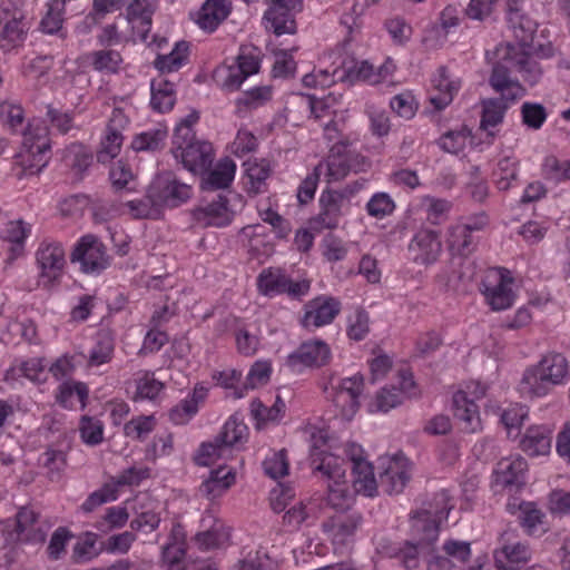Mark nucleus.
<instances>
[{
	"mask_svg": "<svg viewBox=\"0 0 570 570\" xmlns=\"http://www.w3.org/2000/svg\"><path fill=\"white\" fill-rule=\"evenodd\" d=\"M501 553L511 566H520L530 560L531 551L529 546L518 540V533L514 529H507L501 534Z\"/></svg>",
	"mask_w": 570,
	"mask_h": 570,
	"instance_id": "nucleus-25",
	"label": "nucleus"
},
{
	"mask_svg": "<svg viewBox=\"0 0 570 570\" xmlns=\"http://www.w3.org/2000/svg\"><path fill=\"white\" fill-rule=\"evenodd\" d=\"M454 415L464 421L471 431L479 426V411L474 400H469L466 392L459 391L453 395Z\"/></svg>",
	"mask_w": 570,
	"mask_h": 570,
	"instance_id": "nucleus-39",
	"label": "nucleus"
},
{
	"mask_svg": "<svg viewBox=\"0 0 570 570\" xmlns=\"http://www.w3.org/2000/svg\"><path fill=\"white\" fill-rule=\"evenodd\" d=\"M330 346L321 341H307L289 354L286 364L295 372H301L304 367H321L326 365L331 360Z\"/></svg>",
	"mask_w": 570,
	"mask_h": 570,
	"instance_id": "nucleus-13",
	"label": "nucleus"
},
{
	"mask_svg": "<svg viewBox=\"0 0 570 570\" xmlns=\"http://www.w3.org/2000/svg\"><path fill=\"white\" fill-rule=\"evenodd\" d=\"M352 469L355 491L366 497H374L379 488V481L374 476L372 464L363 458L353 456Z\"/></svg>",
	"mask_w": 570,
	"mask_h": 570,
	"instance_id": "nucleus-26",
	"label": "nucleus"
},
{
	"mask_svg": "<svg viewBox=\"0 0 570 570\" xmlns=\"http://www.w3.org/2000/svg\"><path fill=\"white\" fill-rule=\"evenodd\" d=\"M553 385L562 382L568 372V362L566 356L559 353L546 355L537 365Z\"/></svg>",
	"mask_w": 570,
	"mask_h": 570,
	"instance_id": "nucleus-44",
	"label": "nucleus"
},
{
	"mask_svg": "<svg viewBox=\"0 0 570 570\" xmlns=\"http://www.w3.org/2000/svg\"><path fill=\"white\" fill-rule=\"evenodd\" d=\"M410 247H416L421 250L420 259L422 263L431 264L435 262L440 255L442 244L438 232L421 230L415 235Z\"/></svg>",
	"mask_w": 570,
	"mask_h": 570,
	"instance_id": "nucleus-31",
	"label": "nucleus"
},
{
	"mask_svg": "<svg viewBox=\"0 0 570 570\" xmlns=\"http://www.w3.org/2000/svg\"><path fill=\"white\" fill-rule=\"evenodd\" d=\"M65 158L77 179L81 180L83 173L91 166L94 157L83 145L72 144L68 147Z\"/></svg>",
	"mask_w": 570,
	"mask_h": 570,
	"instance_id": "nucleus-46",
	"label": "nucleus"
},
{
	"mask_svg": "<svg viewBox=\"0 0 570 570\" xmlns=\"http://www.w3.org/2000/svg\"><path fill=\"white\" fill-rule=\"evenodd\" d=\"M248 178V193L257 195L266 191V179L271 175V164L266 159H248L244 163Z\"/></svg>",
	"mask_w": 570,
	"mask_h": 570,
	"instance_id": "nucleus-33",
	"label": "nucleus"
},
{
	"mask_svg": "<svg viewBox=\"0 0 570 570\" xmlns=\"http://www.w3.org/2000/svg\"><path fill=\"white\" fill-rule=\"evenodd\" d=\"M448 245L452 253L465 257L475 250L478 238L462 225H455L449 229Z\"/></svg>",
	"mask_w": 570,
	"mask_h": 570,
	"instance_id": "nucleus-36",
	"label": "nucleus"
},
{
	"mask_svg": "<svg viewBox=\"0 0 570 570\" xmlns=\"http://www.w3.org/2000/svg\"><path fill=\"white\" fill-rule=\"evenodd\" d=\"M363 389V376L357 374L340 382L334 395V403L342 409V415L351 419L360 406L358 397Z\"/></svg>",
	"mask_w": 570,
	"mask_h": 570,
	"instance_id": "nucleus-22",
	"label": "nucleus"
},
{
	"mask_svg": "<svg viewBox=\"0 0 570 570\" xmlns=\"http://www.w3.org/2000/svg\"><path fill=\"white\" fill-rule=\"evenodd\" d=\"M303 10V0H269V7L264 14L266 28L276 36L296 32L295 13Z\"/></svg>",
	"mask_w": 570,
	"mask_h": 570,
	"instance_id": "nucleus-11",
	"label": "nucleus"
},
{
	"mask_svg": "<svg viewBox=\"0 0 570 570\" xmlns=\"http://www.w3.org/2000/svg\"><path fill=\"white\" fill-rule=\"evenodd\" d=\"M189 46L186 41H180L175 45V48L164 56H158L155 60V67L160 72H171L178 70L184 61L187 59Z\"/></svg>",
	"mask_w": 570,
	"mask_h": 570,
	"instance_id": "nucleus-47",
	"label": "nucleus"
},
{
	"mask_svg": "<svg viewBox=\"0 0 570 570\" xmlns=\"http://www.w3.org/2000/svg\"><path fill=\"white\" fill-rule=\"evenodd\" d=\"M46 128L29 126L23 132L24 153L18 155L16 177L21 180L28 176L38 175L48 164L46 153L50 149L49 141L45 138Z\"/></svg>",
	"mask_w": 570,
	"mask_h": 570,
	"instance_id": "nucleus-3",
	"label": "nucleus"
},
{
	"mask_svg": "<svg viewBox=\"0 0 570 570\" xmlns=\"http://www.w3.org/2000/svg\"><path fill=\"white\" fill-rule=\"evenodd\" d=\"M129 519V513L126 508L111 507L107 509V512L102 520L98 521L95 527L102 533H108L112 529L124 527Z\"/></svg>",
	"mask_w": 570,
	"mask_h": 570,
	"instance_id": "nucleus-57",
	"label": "nucleus"
},
{
	"mask_svg": "<svg viewBox=\"0 0 570 570\" xmlns=\"http://www.w3.org/2000/svg\"><path fill=\"white\" fill-rule=\"evenodd\" d=\"M247 425L242 420H239L237 415H233L225 423L218 435L219 441L225 442V444L229 448L243 442L247 438Z\"/></svg>",
	"mask_w": 570,
	"mask_h": 570,
	"instance_id": "nucleus-52",
	"label": "nucleus"
},
{
	"mask_svg": "<svg viewBox=\"0 0 570 570\" xmlns=\"http://www.w3.org/2000/svg\"><path fill=\"white\" fill-rule=\"evenodd\" d=\"M446 490H441L434 495L432 502L425 504L412 517V532L421 535L422 540L431 543L439 537L440 523L448 518L452 505Z\"/></svg>",
	"mask_w": 570,
	"mask_h": 570,
	"instance_id": "nucleus-4",
	"label": "nucleus"
},
{
	"mask_svg": "<svg viewBox=\"0 0 570 570\" xmlns=\"http://www.w3.org/2000/svg\"><path fill=\"white\" fill-rule=\"evenodd\" d=\"M156 0H132L127 8L129 21H139L137 26L141 31L142 39L147 38L151 27V17L156 10Z\"/></svg>",
	"mask_w": 570,
	"mask_h": 570,
	"instance_id": "nucleus-34",
	"label": "nucleus"
},
{
	"mask_svg": "<svg viewBox=\"0 0 570 570\" xmlns=\"http://www.w3.org/2000/svg\"><path fill=\"white\" fill-rule=\"evenodd\" d=\"M414 535L417 537V542L414 544L412 542H405L404 547L400 549L399 558L401 559L403 566L406 569H415L419 566V554L420 553H430L432 551L431 546L434 542L428 543L422 540L421 535L413 532Z\"/></svg>",
	"mask_w": 570,
	"mask_h": 570,
	"instance_id": "nucleus-51",
	"label": "nucleus"
},
{
	"mask_svg": "<svg viewBox=\"0 0 570 570\" xmlns=\"http://www.w3.org/2000/svg\"><path fill=\"white\" fill-rule=\"evenodd\" d=\"M190 186L180 183L171 171L158 174L147 188V198L159 210L163 207H177L190 197Z\"/></svg>",
	"mask_w": 570,
	"mask_h": 570,
	"instance_id": "nucleus-6",
	"label": "nucleus"
},
{
	"mask_svg": "<svg viewBox=\"0 0 570 570\" xmlns=\"http://www.w3.org/2000/svg\"><path fill=\"white\" fill-rule=\"evenodd\" d=\"M127 125L128 118L125 112L119 108L114 109L107 125L106 135L101 140V147L97 153L99 163H107L120 153L124 139L121 130Z\"/></svg>",
	"mask_w": 570,
	"mask_h": 570,
	"instance_id": "nucleus-17",
	"label": "nucleus"
},
{
	"mask_svg": "<svg viewBox=\"0 0 570 570\" xmlns=\"http://www.w3.org/2000/svg\"><path fill=\"white\" fill-rule=\"evenodd\" d=\"M272 367L268 362H255L247 374L244 383V390H254L257 386L265 385L271 376Z\"/></svg>",
	"mask_w": 570,
	"mask_h": 570,
	"instance_id": "nucleus-63",
	"label": "nucleus"
},
{
	"mask_svg": "<svg viewBox=\"0 0 570 570\" xmlns=\"http://www.w3.org/2000/svg\"><path fill=\"white\" fill-rule=\"evenodd\" d=\"M365 158L348 149L345 141L334 144L325 161L328 181H338L350 171L357 173L362 169Z\"/></svg>",
	"mask_w": 570,
	"mask_h": 570,
	"instance_id": "nucleus-10",
	"label": "nucleus"
},
{
	"mask_svg": "<svg viewBox=\"0 0 570 570\" xmlns=\"http://www.w3.org/2000/svg\"><path fill=\"white\" fill-rule=\"evenodd\" d=\"M520 114L522 124L532 130H539L548 117L547 109L543 105L530 101H525L521 105Z\"/></svg>",
	"mask_w": 570,
	"mask_h": 570,
	"instance_id": "nucleus-53",
	"label": "nucleus"
},
{
	"mask_svg": "<svg viewBox=\"0 0 570 570\" xmlns=\"http://www.w3.org/2000/svg\"><path fill=\"white\" fill-rule=\"evenodd\" d=\"M235 482V473L225 466L212 470L209 476L200 484L199 493L213 500L220 497Z\"/></svg>",
	"mask_w": 570,
	"mask_h": 570,
	"instance_id": "nucleus-27",
	"label": "nucleus"
},
{
	"mask_svg": "<svg viewBox=\"0 0 570 570\" xmlns=\"http://www.w3.org/2000/svg\"><path fill=\"white\" fill-rule=\"evenodd\" d=\"M520 522L529 534L537 531L538 525L542 524L543 513L533 502H521L519 504Z\"/></svg>",
	"mask_w": 570,
	"mask_h": 570,
	"instance_id": "nucleus-59",
	"label": "nucleus"
},
{
	"mask_svg": "<svg viewBox=\"0 0 570 570\" xmlns=\"http://www.w3.org/2000/svg\"><path fill=\"white\" fill-rule=\"evenodd\" d=\"M313 451L312 464L315 473H321L322 478L326 481L327 488V504L336 511L345 510L351 507V494L345 481V461L332 453H317L316 450L320 443H325L326 438L320 431L317 434H312Z\"/></svg>",
	"mask_w": 570,
	"mask_h": 570,
	"instance_id": "nucleus-1",
	"label": "nucleus"
},
{
	"mask_svg": "<svg viewBox=\"0 0 570 570\" xmlns=\"http://www.w3.org/2000/svg\"><path fill=\"white\" fill-rule=\"evenodd\" d=\"M497 187L500 190H508L513 180L518 179V167L517 163L510 157H504L499 160L497 169L493 171Z\"/></svg>",
	"mask_w": 570,
	"mask_h": 570,
	"instance_id": "nucleus-56",
	"label": "nucleus"
},
{
	"mask_svg": "<svg viewBox=\"0 0 570 570\" xmlns=\"http://www.w3.org/2000/svg\"><path fill=\"white\" fill-rule=\"evenodd\" d=\"M296 70V62L293 59L291 50H278L275 52V62L273 65V76L275 78L293 77Z\"/></svg>",
	"mask_w": 570,
	"mask_h": 570,
	"instance_id": "nucleus-64",
	"label": "nucleus"
},
{
	"mask_svg": "<svg viewBox=\"0 0 570 570\" xmlns=\"http://www.w3.org/2000/svg\"><path fill=\"white\" fill-rule=\"evenodd\" d=\"M193 218L202 227H224L230 224L233 212L228 207V199L219 194L207 205L195 208Z\"/></svg>",
	"mask_w": 570,
	"mask_h": 570,
	"instance_id": "nucleus-20",
	"label": "nucleus"
},
{
	"mask_svg": "<svg viewBox=\"0 0 570 570\" xmlns=\"http://www.w3.org/2000/svg\"><path fill=\"white\" fill-rule=\"evenodd\" d=\"M379 487L387 494H399L410 480L409 462L401 455L382 461Z\"/></svg>",
	"mask_w": 570,
	"mask_h": 570,
	"instance_id": "nucleus-15",
	"label": "nucleus"
},
{
	"mask_svg": "<svg viewBox=\"0 0 570 570\" xmlns=\"http://www.w3.org/2000/svg\"><path fill=\"white\" fill-rule=\"evenodd\" d=\"M230 12L227 0H207L198 14V24L202 29L214 31Z\"/></svg>",
	"mask_w": 570,
	"mask_h": 570,
	"instance_id": "nucleus-29",
	"label": "nucleus"
},
{
	"mask_svg": "<svg viewBox=\"0 0 570 570\" xmlns=\"http://www.w3.org/2000/svg\"><path fill=\"white\" fill-rule=\"evenodd\" d=\"M285 412L284 401L277 396L271 407H266L258 399L250 403V414L257 421V425L265 422L278 421Z\"/></svg>",
	"mask_w": 570,
	"mask_h": 570,
	"instance_id": "nucleus-49",
	"label": "nucleus"
},
{
	"mask_svg": "<svg viewBox=\"0 0 570 570\" xmlns=\"http://www.w3.org/2000/svg\"><path fill=\"white\" fill-rule=\"evenodd\" d=\"M39 513L29 507H22L16 514V528L10 533L11 540L26 543H42L47 532L40 524Z\"/></svg>",
	"mask_w": 570,
	"mask_h": 570,
	"instance_id": "nucleus-18",
	"label": "nucleus"
},
{
	"mask_svg": "<svg viewBox=\"0 0 570 570\" xmlns=\"http://www.w3.org/2000/svg\"><path fill=\"white\" fill-rule=\"evenodd\" d=\"M95 70L116 73L122 62L121 55L116 50H97L88 56Z\"/></svg>",
	"mask_w": 570,
	"mask_h": 570,
	"instance_id": "nucleus-50",
	"label": "nucleus"
},
{
	"mask_svg": "<svg viewBox=\"0 0 570 570\" xmlns=\"http://www.w3.org/2000/svg\"><path fill=\"white\" fill-rule=\"evenodd\" d=\"M109 178L116 193L124 190L130 191L135 189V186L132 185L135 183V177L130 168L122 161H118L111 167Z\"/></svg>",
	"mask_w": 570,
	"mask_h": 570,
	"instance_id": "nucleus-55",
	"label": "nucleus"
},
{
	"mask_svg": "<svg viewBox=\"0 0 570 570\" xmlns=\"http://www.w3.org/2000/svg\"><path fill=\"white\" fill-rule=\"evenodd\" d=\"M98 540V534L87 531L85 532L77 543L73 546L71 559L73 563L80 564L91 561L94 558L98 557L100 552L104 550V547L97 548L96 543Z\"/></svg>",
	"mask_w": 570,
	"mask_h": 570,
	"instance_id": "nucleus-41",
	"label": "nucleus"
},
{
	"mask_svg": "<svg viewBox=\"0 0 570 570\" xmlns=\"http://www.w3.org/2000/svg\"><path fill=\"white\" fill-rule=\"evenodd\" d=\"M345 198L343 191L326 190L321 195V212L312 219L314 229H334L338 226L342 216V203Z\"/></svg>",
	"mask_w": 570,
	"mask_h": 570,
	"instance_id": "nucleus-21",
	"label": "nucleus"
},
{
	"mask_svg": "<svg viewBox=\"0 0 570 570\" xmlns=\"http://www.w3.org/2000/svg\"><path fill=\"white\" fill-rule=\"evenodd\" d=\"M226 448L228 446L225 442H220L219 435H217L214 441L200 445L195 461L198 465L208 466L223 455Z\"/></svg>",
	"mask_w": 570,
	"mask_h": 570,
	"instance_id": "nucleus-58",
	"label": "nucleus"
},
{
	"mask_svg": "<svg viewBox=\"0 0 570 570\" xmlns=\"http://www.w3.org/2000/svg\"><path fill=\"white\" fill-rule=\"evenodd\" d=\"M168 132L163 127H157L135 136L131 147L136 151H157L164 148Z\"/></svg>",
	"mask_w": 570,
	"mask_h": 570,
	"instance_id": "nucleus-42",
	"label": "nucleus"
},
{
	"mask_svg": "<svg viewBox=\"0 0 570 570\" xmlns=\"http://www.w3.org/2000/svg\"><path fill=\"white\" fill-rule=\"evenodd\" d=\"M341 311V302L332 296H320L305 305L301 321L303 327L311 330L331 324Z\"/></svg>",
	"mask_w": 570,
	"mask_h": 570,
	"instance_id": "nucleus-14",
	"label": "nucleus"
},
{
	"mask_svg": "<svg viewBox=\"0 0 570 570\" xmlns=\"http://www.w3.org/2000/svg\"><path fill=\"white\" fill-rule=\"evenodd\" d=\"M287 278L279 269H263L257 277V288L265 296L284 294Z\"/></svg>",
	"mask_w": 570,
	"mask_h": 570,
	"instance_id": "nucleus-40",
	"label": "nucleus"
},
{
	"mask_svg": "<svg viewBox=\"0 0 570 570\" xmlns=\"http://www.w3.org/2000/svg\"><path fill=\"white\" fill-rule=\"evenodd\" d=\"M495 57L507 60L518 71L523 81L530 86L539 82L542 76V68L534 58V55L525 51L522 47H517L510 43L500 45L495 48Z\"/></svg>",
	"mask_w": 570,
	"mask_h": 570,
	"instance_id": "nucleus-8",
	"label": "nucleus"
},
{
	"mask_svg": "<svg viewBox=\"0 0 570 570\" xmlns=\"http://www.w3.org/2000/svg\"><path fill=\"white\" fill-rule=\"evenodd\" d=\"M363 524V515L352 507L336 511L323 522L322 529L335 544H346L353 540L357 530Z\"/></svg>",
	"mask_w": 570,
	"mask_h": 570,
	"instance_id": "nucleus-9",
	"label": "nucleus"
},
{
	"mask_svg": "<svg viewBox=\"0 0 570 570\" xmlns=\"http://www.w3.org/2000/svg\"><path fill=\"white\" fill-rule=\"evenodd\" d=\"M46 365L42 358H30L21 362L19 366H11L6 371L4 380L7 382L16 380L18 376H24L32 382L42 383L46 381Z\"/></svg>",
	"mask_w": 570,
	"mask_h": 570,
	"instance_id": "nucleus-38",
	"label": "nucleus"
},
{
	"mask_svg": "<svg viewBox=\"0 0 570 570\" xmlns=\"http://www.w3.org/2000/svg\"><path fill=\"white\" fill-rule=\"evenodd\" d=\"M114 340L108 333H99L96 345L92 347L88 363L91 366H99L108 363L114 354Z\"/></svg>",
	"mask_w": 570,
	"mask_h": 570,
	"instance_id": "nucleus-54",
	"label": "nucleus"
},
{
	"mask_svg": "<svg viewBox=\"0 0 570 570\" xmlns=\"http://www.w3.org/2000/svg\"><path fill=\"white\" fill-rule=\"evenodd\" d=\"M527 462L522 458H504L494 470V482L502 488L519 490L524 483Z\"/></svg>",
	"mask_w": 570,
	"mask_h": 570,
	"instance_id": "nucleus-23",
	"label": "nucleus"
},
{
	"mask_svg": "<svg viewBox=\"0 0 570 570\" xmlns=\"http://www.w3.org/2000/svg\"><path fill=\"white\" fill-rule=\"evenodd\" d=\"M4 22L0 31V46L4 51L22 45L29 29L28 22L24 21L21 12L16 11L10 16L8 8L0 9V23Z\"/></svg>",
	"mask_w": 570,
	"mask_h": 570,
	"instance_id": "nucleus-19",
	"label": "nucleus"
},
{
	"mask_svg": "<svg viewBox=\"0 0 570 570\" xmlns=\"http://www.w3.org/2000/svg\"><path fill=\"white\" fill-rule=\"evenodd\" d=\"M171 153L191 173H205L214 161V149L207 141L190 138L187 127L175 128Z\"/></svg>",
	"mask_w": 570,
	"mask_h": 570,
	"instance_id": "nucleus-2",
	"label": "nucleus"
},
{
	"mask_svg": "<svg viewBox=\"0 0 570 570\" xmlns=\"http://www.w3.org/2000/svg\"><path fill=\"white\" fill-rule=\"evenodd\" d=\"M229 538V529L223 522L215 521L208 530L196 533L194 541L200 550H212L227 543Z\"/></svg>",
	"mask_w": 570,
	"mask_h": 570,
	"instance_id": "nucleus-37",
	"label": "nucleus"
},
{
	"mask_svg": "<svg viewBox=\"0 0 570 570\" xmlns=\"http://www.w3.org/2000/svg\"><path fill=\"white\" fill-rule=\"evenodd\" d=\"M151 99L150 105L154 110L159 112L169 111L176 101L174 82L158 78L151 81Z\"/></svg>",
	"mask_w": 570,
	"mask_h": 570,
	"instance_id": "nucleus-32",
	"label": "nucleus"
},
{
	"mask_svg": "<svg viewBox=\"0 0 570 570\" xmlns=\"http://www.w3.org/2000/svg\"><path fill=\"white\" fill-rule=\"evenodd\" d=\"M551 431L544 426H531L520 441L521 449L529 455H543L551 449Z\"/></svg>",
	"mask_w": 570,
	"mask_h": 570,
	"instance_id": "nucleus-30",
	"label": "nucleus"
},
{
	"mask_svg": "<svg viewBox=\"0 0 570 570\" xmlns=\"http://www.w3.org/2000/svg\"><path fill=\"white\" fill-rule=\"evenodd\" d=\"M513 279L504 268H498L483 281V295L493 311H503L512 306L514 294Z\"/></svg>",
	"mask_w": 570,
	"mask_h": 570,
	"instance_id": "nucleus-12",
	"label": "nucleus"
},
{
	"mask_svg": "<svg viewBox=\"0 0 570 570\" xmlns=\"http://www.w3.org/2000/svg\"><path fill=\"white\" fill-rule=\"evenodd\" d=\"M236 165L229 158L220 159L216 167L212 170L207 169L205 173H200L202 189L204 190H217L226 188L233 181L235 176Z\"/></svg>",
	"mask_w": 570,
	"mask_h": 570,
	"instance_id": "nucleus-24",
	"label": "nucleus"
},
{
	"mask_svg": "<svg viewBox=\"0 0 570 570\" xmlns=\"http://www.w3.org/2000/svg\"><path fill=\"white\" fill-rule=\"evenodd\" d=\"M71 538L72 534L67 528L59 527L56 529L47 548L49 559L55 561L61 559L66 552V546Z\"/></svg>",
	"mask_w": 570,
	"mask_h": 570,
	"instance_id": "nucleus-62",
	"label": "nucleus"
},
{
	"mask_svg": "<svg viewBox=\"0 0 570 570\" xmlns=\"http://www.w3.org/2000/svg\"><path fill=\"white\" fill-rule=\"evenodd\" d=\"M553 383L534 365L525 370L519 384V391L523 396L533 399L546 395Z\"/></svg>",
	"mask_w": 570,
	"mask_h": 570,
	"instance_id": "nucleus-28",
	"label": "nucleus"
},
{
	"mask_svg": "<svg viewBox=\"0 0 570 570\" xmlns=\"http://www.w3.org/2000/svg\"><path fill=\"white\" fill-rule=\"evenodd\" d=\"M495 58L497 61L493 63L489 83L497 92L501 94L507 102H514L525 95V89L518 80L510 77V69L513 66L500 57Z\"/></svg>",
	"mask_w": 570,
	"mask_h": 570,
	"instance_id": "nucleus-16",
	"label": "nucleus"
},
{
	"mask_svg": "<svg viewBox=\"0 0 570 570\" xmlns=\"http://www.w3.org/2000/svg\"><path fill=\"white\" fill-rule=\"evenodd\" d=\"M542 176L553 184L568 180L570 178V160L559 159L553 155L547 156L542 164Z\"/></svg>",
	"mask_w": 570,
	"mask_h": 570,
	"instance_id": "nucleus-48",
	"label": "nucleus"
},
{
	"mask_svg": "<svg viewBox=\"0 0 570 570\" xmlns=\"http://www.w3.org/2000/svg\"><path fill=\"white\" fill-rule=\"evenodd\" d=\"M214 78L219 82L222 88L233 91L239 89L247 77L235 66L217 69L214 73Z\"/></svg>",
	"mask_w": 570,
	"mask_h": 570,
	"instance_id": "nucleus-61",
	"label": "nucleus"
},
{
	"mask_svg": "<svg viewBox=\"0 0 570 570\" xmlns=\"http://www.w3.org/2000/svg\"><path fill=\"white\" fill-rule=\"evenodd\" d=\"M65 6L66 0H51L48 3V11L40 23L43 32L58 33L60 38H66V32L62 30Z\"/></svg>",
	"mask_w": 570,
	"mask_h": 570,
	"instance_id": "nucleus-43",
	"label": "nucleus"
},
{
	"mask_svg": "<svg viewBox=\"0 0 570 570\" xmlns=\"http://www.w3.org/2000/svg\"><path fill=\"white\" fill-rule=\"evenodd\" d=\"M70 262L78 264L80 272L98 275L110 265L105 244L95 235L82 236L70 253Z\"/></svg>",
	"mask_w": 570,
	"mask_h": 570,
	"instance_id": "nucleus-5",
	"label": "nucleus"
},
{
	"mask_svg": "<svg viewBox=\"0 0 570 570\" xmlns=\"http://www.w3.org/2000/svg\"><path fill=\"white\" fill-rule=\"evenodd\" d=\"M36 262L45 287L53 286L62 276L67 263L62 245L58 242H42L36 252Z\"/></svg>",
	"mask_w": 570,
	"mask_h": 570,
	"instance_id": "nucleus-7",
	"label": "nucleus"
},
{
	"mask_svg": "<svg viewBox=\"0 0 570 570\" xmlns=\"http://www.w3.org/2000/svg\"><path fill=\"white\" fill-rule=\"evenodd\" d=\"M438 72V77L433 79V85L439 92L432 96L430 101L436 110H442L452 101L453 95L459 90V85L450 80L445 67H440Z\"/></svg>",
	"mask_w": 570,
	"mask_h": 570,
	"instance_id": "nucleus-35",
	"label": "nucleus"
},
{
	"mask_svg": "<svg viewBox=\"0 0 570 570\" xmlns=\"http://www.w3.org/2000/svg\"><path fill=\"white\" fill-rule=\"evenodd\" d=\"M509 104L502 97L484 100L482 102L481 128L487 130L489 127H495L501 124Z\"/></svg>",
	"mask_w": 570,
	"mask_h": 570,
	"instance_id": "nucleus-45",
	"label": "nucleus"
},
{
	"mask_svg": "<svg viewBox=\"0 0 570 570\" xmlns=\"http://www.w3.org/2000/svg\"><path fill=\"white\" fill-rule=\"evenodd\" d=\"M79 432L86 444L97 445L102 441L104 425L99 420L85 415L81 417Z\"/></svg>",
	"mask_w": 570,
	"mask_h": 570,
	"instance_id": "nucleus-60",
	"label": "nucleus"
}]
</instances>
